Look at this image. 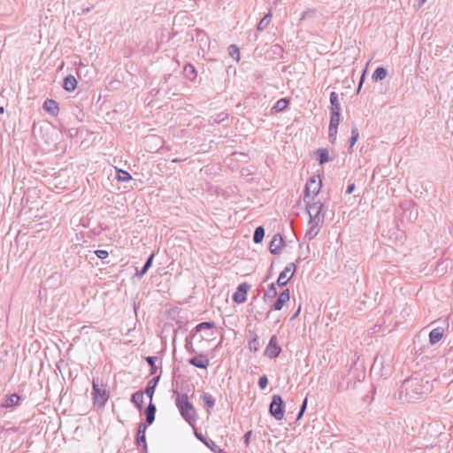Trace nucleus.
<instances>
[{
    "label": "nucleus",
    "instance_id": "f257e3e1",
    "mask_svg": "<svg viewBox=\"0 0 453 453\" xmlns=\"http://www.w3.org/2000/svg\"><path fill=\"white\" fill-rule=\"evenodd\" d=\"M430 390L429 381L416 374L403 380L400 387V395L404 394L408 400L417 398Z\"/></svg>",
    "mask_w": 453,
    "mask_h": 453
},
{
    "label": "nucleus",
    "instance_id": "f03ea898",
    "mask_svg": "<svg viewBox=\"0 0 453 453\" xmlns=\"http://www.w3.org/2000/svg\"><path fill=\"white\" fill-rule=\"evenodd\" d=\"M173 395H176L175 403L179 409L181 417L191 426L196 420V410L186 394L179 395L178 390H173Z\"/></svg>",
    "mask_w": 453,
    "mask_h": 453
},
{
    "label": "nucleus",
    "instance_id": "7ed1b4c3",
    "mask_svg": "<svg viewBox=\"0 0 453 453\" xmlns=\"http://www.w3.org/2000/svg\"><path fill=\"white\" fill-rule=\"evenodd\" d=\"M92 395H93V403L97 408H104L106 402L110 397V393L106 389V387L98 384L97 380H93L92 382Z\"/></svg>",
    "mask_w": 453,
    "mask_h": 453
},
{
    "label": "nucleus",
    "instance_id": "20e7f679",
    "mask_svg": "<svg viewBox=\"0 0 453 453\" xmlns=\"http://www.w3.org/2000/svg\"><path fill=\"white\" fill-rule=\"evenodd\" d=\"M270 414L276 419L281 420L285 412V403L282 397L279 395L272 396V402L269 406Z\"/></svg>",
    "mask_w": 453,
    "mask_h": 453
},
{
    "label": "nucleus",
    "instance_id": "39448f33",
    "mask_svg": "<svg viewBox=\"0 0 453 453\" xmlns=\"http://www.w3.org/2000/svg\"><path fill=\"white\" fill-rule=\"evenodd\" d=\"M301 258L298 257L296 262L289 263L285 269L280 273L277 279V285L279 287H284L292 279L296 271V263H299Z\"/></svg>",
    "mask_w": 453,
    "mask_h": 453
},
{
    "label": "nucleus",
    "instance_id": "423d86ee",
    "mask_svg": "<svg viewBox=\"0 0 453 453\" xmlns=\"http://www.w3.org/2000/svg\"><path fill=\"white\" fill-rule=\"evenodd\" d=\"M323 203L320 201H308L306 203V211L309 214L310 219L314 221H324V214L320 217Z\"/></svg>",
    "mask_w": 453,
    "mask_h": 453
},
{
    "label": "nucleus",
    "instance_id": "0eeeda50",
    "mask_svg": "<svg viewBox=\"0 0 453 453\" xmlns=\"http://www.w3.org/2000/svg\"><path fill=\"white\" fill-rule=\"evenodd\" d=\"M321 186H322V181H321V179H320V176L318 175V176H311L306 185H305V188H304V194H305V197H310L311 195H312V200H314V196L316 195L319 194L320 188H321Z\"/></svg>",
    "mask_w": 453,
    "mask_h": 453
},
{
    "label": "nucleus",
    "instance_id": "6e6552de",
    "mask_svg": "<svg viewBox=\"0 0 453 453\" xmlns=\"http://www.w3.org/2000/svg\"><path fill=\"white\" fill-rule=\"evenodd\" d=\"M280 352L281 348L278 345V338L276 335H273L265 348V356L269 358H275L280 356Z\"/></svg>",
    "mask_w": 453,
    "mask_h": 453
},
{
    "label": "nucleus",
    "instance_id": "1a4fd4ad",
    "mask_svg": "<svg viewBox=\"0 0 453 453\" xmlns=\"http://www.w3.org/2000/svg\"><path fill=\"white\" fill-rule=\"evenodd\" d=\"M250 288V285L242 282L238 285L236 292L233 295L232 299L236 303H243L247 300V293Z\"/></svg>",
    "mask_w": 453,
    "mask_h": 453
},
{
    "label": "nucleus",
    "instance_id": "9d476101",
    "mask_svg": "<svg viewBox=\"0 0 453 453\" xmlns=\"http://www.w3.org/2000/svg\"><path fill=\"white\" fill-rule=\"evenodd\" d=\"M148 425L143 422H141L137 428V433L135 436V444L138 447H142L144 451H147V442H146V431L148 428Z\"/></svg>",
    "mask_w": 453,
    "mask_h": 453
},
{
    "label": "nucleus",
    "instance_id": "9b49d317",
    "mask_svg": "<svg viewBox=\"0 0 453 453\" xmlns=\"http://www.w3.org/2000/svg\"><path fill=\"white\" fill-rule=\"evenodd\" d=\"M323 222L324 221L309 220V228L306 231L305 237L308 238L310 241L314 239L319 233Z\"/></svg>",
    "mask_w": 453,
    "mask_h": 453
},
{
    "label": "nucleus",
    "instance_id": "f8f14e48",
    "mask_svg": "<svg viewBox=\"0 0 453 453\" xmlns=\"http://www.w3.org/2000/svg\"><path fill=\"white\" fill-rule=\"evenodd\" d=\"M188 364L197 368L206 369L210 365V361L203 354H199L188 359Z\"/></svg>",
    "mask_w": 453,
    "mask_h": 453
},
{
    "label": "nucleus",
    "instance_id": "ddd939ff",
    "mask_svg": "<svg viewBox=\"0 0 453 453\" xmlns=\"http://www.w3.org/2000/svg\"><path fill=\"white\" fill-rule=\"evenodd\" d=\"M156 411H157V407H156L155 403H153L152 401L150 400L148 406L144 410V415L146 418V422H145L146 425L150 426L153 424V422L155 421Z\"/></svg>",
    "mask_w": 453,
    "mask_h": 453
},
{
    "label": "nucleus",
    "instance_id": "4468645a",
    "mask_svg": "<svg viewBox=\"0 0 453 453\" xmlns=\"http://www.w3.org/2000/svg\"><path fill=\"white\" fill-rule=\"evenodd\" d=\"M45 111L55 117L59 112L58 104L53 99H46L42 105Z\"/></svg>",
    "mask_w": 453,
    "mask_h": 453
},
{
    "label": "nucleus",
    "instance_id": "2eb2a0df",
    "mask_svg": "<svg viewBox=\"0 0 453 453\" xmlns=\"http://www.w3.org/2000/svg\"><path fill=\"white\" fill-rule=\"evenodd\" d=\"M283 243L282 236L280 234L273 235L269 244V250L272 254H278Z\"/></svg>",
    "mask_w": 453,
    "mask_h": 453
},
{
    "label": "nucleus",
    "instance_id": "dca6fc26",
    "mask_svg": "<svg viewBox=\"0 0 453 453\" xmlns=\"http://www.w3.org/2000/svg\"><path fill=\"white\" fill-rule=\"evenodd\" d=\"M160 380V375L156 376L152 378L150 380H149L143 393L146 394V395L150 398V401H152L155 389L158 384V381Z\"/></svg>",
    "mask_w": 453,
    "mask_h": 453
},
{
    "label": "nucleus",
    "instance_id": "f3484780",
    "mask_svg": "<svg viewBox=\"0 0 453 453\" xmlns=\"http://www.w3.org/2000/svg\"><path fill=\"white\" fill-rule=\"evenodd\" d=\"M444 334V329L442 327H436L429 333V342L432 345L439 342Z\"/></svg>",
    "mask_w": 453,
    "mask_h": 453
},
{
    "label": "nucleus",
    "instance_id": "a211bd4d",
    "mask_svg": "<svg viewBox=\"0 0 453 453\" xmlns=\"http://www.w3.org/2000/svg\"><path fill=\"white\" fill-rule=\"evenodd\" d=\"M183 75L186 79L194 81L197 76L196 67L192 64H186L183 68Z\"/></svg>",
    "mask_w": 453,
    "mask_h": 453
},
{
    "label": "nucleus",
    "instance_id": "6ab92c4d",
    "mask_svg": "<svg viewBox=\"0 0 453 453\" xmlns=\"http://www.w3.org/2000/svg\"><path fill=\"white\" fill-rule=\"evenodd\" d=\"M143 391L139 390L131 395L132 403L139 410L142 411L143 408Z\"/></svg>",
    "mask_w": 453,
    "mask_h": 453
},
{
    "label": "nucleus",
    "instance_id": "aec40b11",
    "mask_svg": "<svg viewBox=\"0 0 453 453\" xmlns=\"http://www.w3.org/2000/svg\"><path fill=\"white\" fill-rule=\"evenodd\" d=\"M77 87L76 78L70 74L64 79L63 88L68 92L73 91Z\"/></svg>",
    "mask_w": 453,
    "mask_h": 453
},
{
    "label": "nucleus",
    "instance_id": "412c9836",
    "mask_svg": "<svg viewBox=\"0 0 453 453\" xmlns=\"http://www.w3.org/2000/svg\"><path fill=\"white\" fill-rule=\"evenodd\" d=\"M315 153L319 165H324L333 160V158L329 157L328 150L326 149H318Z\"/></svg>",
    "mask_w": 453,
    "mask_h": 453
},
{
    "label": "nucleus",
    "instance_id": "4be33fe9",
    "mask_svg": "<svg viewBox=\"0 0 453 453\" xmlns=\"http://www.w3.org/2000/svg\"><path fill=\"white\" fill-rule=\"evenodd\" d=\"M329 100H330V104H331L330 111L341 112V104L339 102L338 94L334 91L331 92Z\"/></svg>",
    "mask_w": 453,
    "mask_h": 453
},
{
    "label": "nucleus",
    "instance_id": "5701e85b",
    "mask_svg": "<svg viewBox=\"0 0 453 453\" xmlns=\"http://www.w3.org/2000/svg\"><path fill=\"white\" fill-rule=\"evenodd\" d=\"M154 257H155L154 253L150 254V257L147 258V260H146L144 265L142 266V268L140 271L136 272L135 275L139 279L142 278L147 273L148 270L150 268V266L152 265Z\"/></svg>",
    "mask_w": 453,
    "mask_h": 453
},
{
    "label": "nucleus",
    "instance_id": "b1692460",
    "mask_svg": "<svg viewBox=\"0 0 453 453\" xmlns=\"http://www.w3.org/2000/svg\"><path fill=\"white\" fill-rule=\"evenodd\" d=\"M388 75V70L382 66H379L375 69L372 75V79L374 81L384 80Z\"/></svg>",
    "mask_w": 453,
    "mask_h": 453
},
{
    "label": "nucleus",
    "instance_id": "393cba45",
    "mask_svg": "<svg viewBox=\"0 0 453 453\" xmlns=\"http://www.w3.org/2000/svg\"><path fill=\"white\" fill-rule=\"evenodd\" d=\"M277 296V289L274 283H271L264 293L263 299L265 302L274 298Z\"/></svg>",
    "mask_w": 453,
    "mask_h": 453
},
{
    "label": "nucleus",
    "instance_id": "a878e982",
    "mask_svg": "<svg viewBox=\"0 0 453 453\" xmlns=\"http://www.w3.org/2000/svg\"><path fill=\"white\" fill-rule=\"evenodd\" d=\"M289 104V99L288 98H280L276 102L274 106L273 107V110L276 112L282 111L288 108Z\"/></svg>",
    "mask_w": 453,
    "mask_h": 453
},
{
    "label": "nucleus",
    "instance_id": "bb28decb",
    "mask_svg": "<svg viewBox=\"0 0 453 453\" xmlns=\"http://www.w3.org/2000/svg\"><path fill=\"white\" fill-rule=\"evenodd\" d=\"M201 400L203 401L204 406L208 409H211L214 407L215 405V399L214 397L208 394V393H203L202 395H201Z\"/></svg>",
    "mask_w": 453,
    "mask_h": 453
},
{
    "label": "nucleus",
    "instance_id": "cd10ccee",
    "mask_svg": "<svg viewBox=\"0 0 453 453\" xmlns=\"http://www.w3.org/2000/svg\"><path fill=\"white\" fill-rule=\"evenodd\" d=\"M116 178L119 181L126 182L132 180V175L127 171L118 169Z\"/></svg>",
    "mask_w": 453,
    "mask_h": 453
},
{
    "label": "nucleus",
    "instance_id": "c85d7f7f",
    "mask_svg": "<svg viewBox=\"0 0 453 453\" xmlns=\"http://www.w3.org/2000/svg\"><path fill=\"white\" fill-rule=\"evenodd\" d=\"M265 236V228L262 226H257L253 234V241L255 243L262 242Z\"/></svg>",
    "mask_w": 453,
    "mask_h": 453
},
{
    "label": "nucleus",
    "instance_id": "c756f323",
    "mask_svg": "<svg viewBox=\"0 0 453 453\" xmlns=\"http://www.w3.org/2000/svg\"><path fill=\"white\" fill-rule=\"evenodd\" d=\"M20 400V397L17 394H12L9 396H7L5 400V406L6 407H14L19 404V402Z\"/></svg>",
    "mask_w": 453,
    "mask_h": 453
},
{
    "label": "nucleus",
    "instance_id": "7c9ffc66",
    "mask_svg": "<svg viewBox=\"0 0 453 453\" xmlns=\"http://www.w3.org/2000/svg\"><path fill=\"white\" fill-rule=\"evenodd\" d=\"M272 20V14L267 13L257 24V30L263 31L267 28L268 25Z\"/></svg>",
    "mask_w": 453,
    "mask_h": 453
},
{
    "label": "nucleus",
    "instance_id": "2f4dec72",
    "mask_svg": "<svg viewBox=\"0 0 453 453\" xmlns=\"http://www.w3.org/2000/svg\"><path fill=\"white\" fill-rule=\"evenodd\" d=\"M145 360L147 362V364L150 365V373L151 375H154L157 373V366L156 365V360H157V357H151V356H149V357H145Z\"/></svg>",
    "mask_w": 453,
    "mask_h": 453
},
{
    "label": "nucleus",
    "instance_id": "473e14b6",
    "mask_svg": "<svg viewBox=\"0 0 453 453\" xmlns=\"http://www.w3.org/2000/svg\"><path fill=\"white\" fill-rule=\"evenodd\" d=\"M215 327V323L212 322V321H205V322H202V323H199L198 325L196 326L195 327V331L196 332H201L203 330H205V329H212Z\"/></svg>",
    "mask_w": 453,
    "mask_h": 453
},
{
    "label": "nucleus",
    "instance_id": "72a5a7b5",
    "mask_svg": "<svg viewBox=\"0 0 453 453\" xmlns=\"http://www.w3.org/2000/svg\"><path fill=\"white\" fill-rule=\"evenodd\" d=\"M261 347L259 338H255L252 341H248V348L251 352H257Z\"/></svg>",
    "mask_w": 453,
    "mask_h": 453
},
{
    "label": "nucleus",
    "instance_id": "f704fd0d",
    "mask_svg": "<svg viewBox=\"0 0 453 453\" xmlns=\"http://www.w3.org/2000/svg\"><path fill=\"white\" fill-rule=\"evenodd\" d=\"M341 121V112H332L330 111V123L331 126L338 127Z\"/></svg>",
    "mask_w": 453,
    "mask_h": 453
},
{
    "label": "nucleus",
    "instance_id": "c9c22d12",
    "mask_svg": "<svg viewBox=\"0 0 453 453\" xmlns=\"http://www.w3.org/2000/svg\"><path fill=\"white\" fill-rule=\"evenodd\" d=\"M338 127L329 125L328 128V137L331 143H334L336 141Z\"/></svg>",
    "mask_w": 453,
    "mask_h": 453
},
{
    "label": "nucleus",
    "instance_id": "e433bc0d",
    "mask_svg": "<svg viewBox=\"0 0 453 453\" xmlns=\"http://www.w3.org/2000/svg\"><path fill=\"white\" fill-rule=\"evenodd\" d=\"M359 137V132L357 127H352L351 129V137L349 139V147L352 148L354 144L357 142Z\"/></svg>",
    "mask_w": 453,
    "mask_h": 453
},
{
    "label": "nucleus",
    "instance_id": "4c0bfd02",
    "mask_svg": "<svg viewBox=\"0 0 453 453\" xmlns=\"http://www.w3.org/2000/svg\"><path fill=\"white\" fill-rule=\"evenodd\" d=\"M229 50V54L232 58H236L237 60H239L240 57V50L239 48L235 45V44H231L228 48Z\"/></svg>",
    "mask_w": 453,
    "mask_h": 453
},
{
    "label": "nucleus",
    "instance_id": "58836bf2",
    "mask_svg": "<svg viewBox=\"0 0 453 453\" xmlns=\"http://www.w3.org/2000/svg\"><path fill=\"white\" fill-rule=\"evenodd\" d=\"M285 304L286 303L282 301V299L278 296V298L276 299V301L273 304L271 310L280 311Z\"/></svg>",
    "mask_w": 453,
    "mask_h": 453
},
{
    "label": "nucleus",
    "instance_id": "ea45409f",
    "mask_svg": "<svg viewBox=\"0 0 453 453\" xmlns=\"http://www.w3.org/2000/svg\"><path fill=\"white\" fill-rule=\"evenodd\" d=\"M258 387L260 388V389L264 390L267 388L268 386V378L266 375H262L259 379H258Z\"/></svg>",
    "mask_w": 453,
    "mask_h": 453
},
{
    "label": "nucleus",
    "instance_id": "a19ab883",
    "mask_svg": "<svg viewBox=\"0 0 453 453\" xmlns=\"http://www.w3.org/2000/svg\"><path fill=\"white\" fill-rule=\"evenodd\" d=\"M307 403H308V400H307V397H305L304 400L302 403L301 407H300V411H299L298 415L296 417V420H299L303 417V413H304V411H305V410L307 408Z\"/></svg>",
    "mask_w": 453,
    "mask_h": 453
},
{
    "label": "nucleus",
    "instance_id": "79ce46f5",
    "mask_svg": "<svg viewBox=\"0 0 453 453\" xmlns=\"http://www.w3.org/2000/svg\"><path fill=\"white\" fill-rule=\"evenodd\" d=\"M316 13V10L314 9H308L305 12H303L301 20L306 19L308 18H312Z\"/></svg>",
    "mask_w": 453,
    "mask_h": 453
},
{
    "label": "nucleus",
    "instance_id": "37998d69",
    "mask_svg": "<svg viewBox=\"0 0 453 453\" xmlns=\"http://www.w3.org/2000/svg\"><path fill=\"white\" fill-rule=\"evenodd\" d=\"M279 297H280V298L282 299V301H283L285 303H287L289 301V299H290V291H289V289H288V288H287V289L283 290V291L280 294Z\"/></svg>",
    "mask_w": 453,
    "mask_h": 453
},
{
    "label": "nucleus",
    "instance_id": "c03bdc74",
    "mask_svg": "<svg viewBox=\"0 0 453 453\" xmlns=\"http://www.w3.org/2000/svg\"><path fill=\"white\" fill-rule=\"evenodd\" d=\"M95 254L100 259H104L109 256L108 251L104 250H97L95 251Z\"/></svg>",
    "mask_w": 453,
    "mask_h": 453
},
{
    "label": "nucleus",
    "instance_id": "a18cd8bd",
    "mask_svg": "<svg viewBox=\"0 0 453 453\" xmlns=\"http://www.w3.org/2000/svg\"><path fill=\"white\" fill-rule=\"evenodd\" d=\"M204 445L206 447H208L213 452H216V449H218V446L215 443V441H213L211 440H207V442Z\"/></svg>",
    "mask_w": 453,
    "mask_h": 453
},
{
    "label": "nucleus",
    "instance_id": "49530a36",
    "mask_svg": "<svg viewBox=\"0 0 453 453\" xmlns=\"http://www.w3.org/2000/svg\"><path fill=\"white\" fill-rule=\"evenodd\" d=\"M251 435H252V431L251 430H250V431H248V432H246L244 434V435H243V442L245 443L246 446L249 445Z\"/></svg>",
    "mask_w": 453,
    "mask_h": 453
},
{
    "label": "nucleus",
    "instance_id": "de8ad7c7",
    "mask_svg": "<svg viewBox=\"0 0 453 453\" xmlns=\"http://www.w3.org/2000/svg\"><path fill=\"white\" fill-rule=\"evenodd\" d=\"M247 334H248L247 337L249 338L248 341H252L255 338H258V335L257 334L255 330L249 329L247 331Z\"/></svg>",
    "mask_w": 453,
    "mask_h": 453
},
{
    "label": "nucleus",
    "instance_id": "09e8293b",
    "mask_svg": "<svg viewBox=\"0 0 453 453\" xmlns=\"http://www.w3.org/2000/svg\"><path fill=\"white\" fill-rule=\"evenodd\" d=\"M195 435L203 444H205L207 442V439L202 434H199V433L196 432Z\"/></svg>",
    "mask_w": 453,
    "mask_h": 453
},
{
    "label": "nucleus",
    "instance_id": "8fccbe9b",
    "mask_svg": "<svg viewBox=\"0 0 453 453\" xmlns=\"http://www.w3.org/2000/svg\"><path fill=\"white\" fill-rule=\"evenodd\" d=\"M355 188H356L355 183L349 184L347 187V189H346V193L349 195L351 194L355 190Z\"/></svg>",
    "mask_w": 453,
    "mask_h": 453
},
{
    "label": "nucleus",
    "instance_id": "3c124183",
    "mask_svg": "<svg viewBox=\"0 0 453 453\" xmlns=\"http://www.w3.org/2000/svg\"><path fill=\"white\" fill-rule=\"evenodd\" d=\"M364 81H365V73L362 74V76L360 78V81H359V83H358V88H357V92L360 91V89L362 88V85L364 83Z\"/></svg>",
    "mask_w": 453,
    "mask_h": 453
},
{
    "label": "nucleus",
    "instance_id": "603ef678",
    "mask_svg": "<svg viewBox=\"0 0 453 453\" xmlns=\"http://www.w3.org/2000/svg\"><path fill=\"white\" fill-rule=\"evenodd\" d=\"M300 310H301V307H299V309L296 311V312H295V314L292 316V319H296L299 315Z\"/></svg>",
    "mask_w": 453,
    "mask_h": 453
},
{
    "label": "nucleus",
    "instance_id": "864d4df0",
    "mask_svg": "<svg viewBox=\"0 0 453 453\" xmlns=\"http://www.w3.org/2000/svg\"><path fill=\"white\" fill-rule=\"evenodd\" d=\"M214 453H226V452H225L222 449H219L218 447V449H216V452H214Z\"/></svg>",
    "mask_w": 453,
    "mask_h": 453
},
{
    "label": "nucleus",
    "instance_id": "5fc2aeb1",
    "mask_svg": "<svg viewBox=\"0 0 453 453\" xmlns=\"http://www.w3.org/2000/svg\"><path fill=\"white\" fill-rule=\"evenodd\" d=\"M426 0H419L418 5L421 6L426 3Z\"/></svg>",
    "mask_w": 453,
    "mask_h": 453
},
{
    "label": "nucleus",
    "instance_id": "6e6d98bb",
    "mask_svg": "<svg viewBox=\"0 0 453 453\" xmlns=\"http://www.w3.org/2000/svg\"><path fill=\"white\" fill-rule=\"evenodd\" d=\"M4 112V107L0 106V113L3 114Z\"/></svg>",
    "mask_w": 453,
    "mask_h": 453
},
{
    "label": "nucleus",
    "instance_id": "4d7b16f0",
    "mask_svg": "<svg viewBox=\"0 0 453 453\" xmlns=\"http://www.w3.org/2000/svg\"><path fill=\"white\" fill-rule=\"evenodd\" d=\"M225 118L221 119H215V122L217 123H220L222 120H224Z\"/></svg>",
    "mask_w": 453,
    "mask_h": 453
},
{
    "label": "nucleus",
    "instance_id": "13d9d810",
    "mask_svg": "<svg viewBox=\"0 0 453 453\" xmlns=\"http://www.w3.org/2000/svg\"><path fill=\"white\" fill-rule=\"evenodd\" d=\"M188 350L189 352H192V353H194V352H195V349H188Z\"/></svg>",
    "mask_w": 453,
    "mask_h": 453
},
{
    "label": "nucleus",
    "instance_id": "bf43d9fd",
    "mask_svg": "<svg viewBox=\"0 0 453 453\" xmlns=\"http://www.w3.org/2000/svg\"><path fill=\"white\" fill-rule=\"evenodd\" d=\"M180 159H173V162H180Z\"/></svg>",
    "mask_w": 453,
    "mask_h": 453
}]
</instances>
